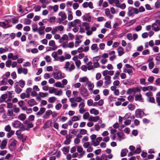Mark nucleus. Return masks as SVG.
Returning <instances> with one entry per match:
<instances>
[{
  "mask_svg": "<svg viewBox=\"0 0 160 160\" xmlns=\"http://www.w3.org/2000/svg\"><path fill=\"white\" fill-rule=\"evenodd\" d=\"M75 67L73 62L68 61L65 62L64 68L67 72H71L75 69Z\"/></svg>",
  "mask_w": 160,
  "mask_h": 160,
  "instance_id": "f257e3e1",
  "label": "nucleus"
},
{
  "mask_svg": "<svg viewBox=\"0 0 160 160\" xmlns=\"http://www.w3.org/2000/svg\"><path fill=\"white\" fill-rule=\"evenodd\" d=\"M139 13L138 9L132 7H129L128 8L127 14L128 17H131L134 14H137Z\"/></svg>",
  "mask_w": 160,
  "mask_h": 160,
  "instance_id": "f03ea898",
  "label": "nucleus"
},
{
  "mask_svg": "<svg viewBox=\"0 0 160 160\" xmlns=\"http://www.w3.org/2000/svg\"><path fill=\"white\" fill-rule=\"evenodd\" d=\"M49 46L50 47H47L46 48V51H49L51 50L53 51L56 50L58 48V47L55 45V42L54 40H51L49 42Z\"/></svg>",
  "mask_w": 160,
  "mask_h": 160,
  "instance_id": "7ed1b4c3",
  "label": "nucleus"
},
{
  "mask_svg": "<svg viewBox=\"0 0 160 160\" xmlns=\"http://www.w3.org/2000/svg\"><path fill=\"white\" fill-rule=\"evenodd\" d=\"M53 78L56 79L58 80L64 78V74L62 73L60 71H58L54 72L52 74Z\"/></svg>",
  "mask_w": 160,
  "mask_h": 160,
  "instance_id": "20e7f679",
  "label": "nucleus"
},
{
  "mask_svg": "<svg viewBox=\"0 0 160 160\" xmlns=\"http://www.w3.org/2000/svg\"><path fill=\"white\" fill-rule=\"evenodd\" d=\"M58 16L61 17L58 19V22L59 23H61L64 20L67 18L66 15L63 11L60 12L58 14Z\"/></svg>",
  "mask_w": 160,
  "mask_h": 160,
  "instance_id": "39448f33",
  "label": "nucleus"
},
{
  "mask_svg": "<svg viewBox=\"0 0 160 160\" xmlns=\"http://www.w3.org/2000/svg\"><path fill=\"white\" fill-rule=\"evenodd\" d=\"M82 25L85 27L87 31L86 34L88 36H90L92 34V31L90 30V26L88 23L86 22H84Z\"/></svg>",
  "mask_w": 160,
  "mask_h": 160,
  "instance_id": "423d86ee",
  "label": "nucleus"
},
{
  "mask_svg": "<svg viewBox=\"0 0 160 160\" xmlns=\"http://www.w3.org/2000/svg\"><path fill=\"white\" fill-rule=\"evenodd\" d=\"M139 89L137 88H134L129 89L126 92V93L128 94H135L139 92Z\"/></svg>",
  "mask_w": 160,
  "mask_h": 160,
  "instance_id": "0eeeda50",
  "label": "nucleus"
},
{
  "mask_svg": "<svg viewBox=\"0 0 160 160\" xmlns=\"http://www.w3.org/2000/svg\"><path fill=\"white\" fill-rule=\"evenodd\" d=\"M80 93L84 97H88L89 95L87 89L84 88H82L80 89Z\"/></svg>",
  "mask_w": 160,
  "mask_h": 160,
  "instance_id": "6e6552de",
  "label": "nucleus"
},
{
  "mask_svg": "<svg viewBox=\"0 0 160 160\" xmlns=\"http://www.w3.org/2000/svg\"><path fill=\"white\" fill-rule=\"evenodd\" d=\"M135 116L138 118L142 117L144 114V112L140 109H137L135 111Z\"/></svg>",
  "mask_w": 160,
  "mask_h": 160,
  "instance_id": "1a4fd4ad",
  "label": "nucleus"
},
{
  "mask_svg": "<svg viewBox=\"0 0 160 160\" xmlns=\"http://www.w3.org/2000/svg\"><path fill=\"white\" fill-rule=\"evenodd\" d=\"M115 6L116 7L120 8L122 10L125 9L126 7V4L125 3H120L119 0H118Z\"/></svg>",
  "mask_w": 160,
  "mask_h": 160,
  "instance_id": "9d476101",
  "label": "nucleus"
},
{
  "mask_svg": "<svg viewBox=\"0 0 160 160\" xmlns=\"http://www.w3.org/2000/svg\"><path fill=\"white\" fill-rule=\"evenodd\" d=\"M104 83L105 86H108L111 83V77L110 76H108L104 78Z\"/></svg>",
  "mask_w": 160,
  "mask_h": 160,
  "instance_id": "9b49d317",
  "label": "nucleus"
},
{
  "mask_svg": "<svg viewBox=\"0 0 160 160\" xmlns=\"http://www.w3.org/2000/svg\"><path fill=\"white\" fill-rule=\"evenodd\" d=\"M102 138L101 137H98L96 139L92 142V144L95 147L98 146L100 142L102 140Z\"/></svg>",
  "mask_w": 160,
  "mask_h": 160,
  "instance_id": "f8f14e48",
  "label": "nucleus"
},
{
  "mask_svg": "<svg viewBox=\"0 0 160 160\" xmlns=\"http://www.w3.org/2000/svg\"><path fill=\"white\" fill-rule=\"evenodd\" d=\"M18 72L19 74L23 73L26 75L28 73V70L27 68H22V67H21L18 68Z\"/></svg>",
  "mask_w": 160,
  "mask_h": 160,
  "instance_id": "ddd939ff",
  "label": "nucleus"
},
{
  "mask_svg": "<svg viewBox=\"0 0 160 160\" xmlns=\"http://www.w3.org/2000/svg\"><path fill=\"white\" fill-rule=\"evenodd\" d=\"M0 26L4 28H6L11 27V26L8 24L7 21L3 22H0Z\"/></svg>",
  "mask_w": 160,
  "mask_h": 160,
  "instance_id": "4468645a",
  "label": "nucleus"
},
{
  "mask_svg": "<svg viewBox=\"0 0 160 160\" xmlns=\"http://www.w3.org/2000/svg\"><path fill=\"white\" fill-rule=\"evenodd\" d=\"M109 55L110 56L109 57V60L111 61H113L116 58V56L115 55V52L114 51L109 52Z\"/></svg>",
  "mask_w": 160,
  "mask_h": 160,
  "instance_id": "2eb2a0df",
  "label": "nucleus"
},
{
  "mask_svg": "<svg viewBox=\"0 0 160 160\" xmlns=\"http://www.w3.org/2000/svg\"><path fill=\"white\" fill-rule=\"evenodd\" d=\"M72 60L75 62V64L78 68H79L81 65V63L80 60L77 59V57L74 56L72 58Z\"/></svg>",
  "mask_w": 160,
  "mask_h": 160,
  "instance_id": "dca6fc26",
  "label": "nucleus"
},
{
  "mask_svg": "<svg viewBox=\"0 0 160 160\" xmlns=\"http://www.w3.org/2000/svg\"><path fill=\"white\" fill-rule=\"evenodd\" d=\"M100 119L99 116L93 117L92 116H90L88 119V121L89 122H97Z\"/></svg>",
  "mask_w": 160,
  "mask_h": 160,
  "instance_id": "f3484780",
  "label": "nucleus"
},
{
  "mask_svg": "<svg viewBox=\"0 0 160 160\" xmlns=\"http://www.w3.org/2000/svg\"><path fill=\"white\" fill-rule=\"evenodd\" d=\"M69 39V38L68 35L66 34H63L62 37L59 40V42L60 43H62L64 41L68 40Z\"/></svg>",
  "mask_w": 160,
  "mask_h": 160,
  "instance_id": "a211bd4d",
  "label": "nucleus"
},
{
  "mask_svg": "<svg viewBox=\"0 0 160 160\" xmlns=\"http://www.w3.org/2000/svg\"><path fill=\"white\" fill-rule=\"evenodd\" d=\"M8 59H12V60H16L18 58V55H13L12 53H9L8 55Z\"/></svg>",
  "mask_w": 160,
  "mask_h": 160,
  "instance_id": "6ab92c4d",
  "label": "nucleus"
},
{
  "mask_svg": "<svg viewBox=\"0 0 160 160\" xmlns=\"http://www.w3.org/2000/svg\"><path fill=\"white\" fill-rule=\"evenodd\" d=\"M21 122L18 120H15L12 122V125L14 128H19L21 125Z\"/></svg>",
  "mask_w": 160,
  "mask_h": 160,
  "instance_id": "aec40b11",
  "label": "nucleus"
},
{
  "mask_svg": "<svg viewBox=\"0 0 160 160\" xmlns=\"http://www.w3.org/2000/svg\"><path fill=\"white\" fill-rule=\"evenodd\" d=\"M157 23H154L152 25V29L155 32H158L160 30V27L157 25Z\"/></svg>",
  "mask_w": 160,
  "mask_h": 160,
  "instance_id": "412c9836",
  "label": "nucleus"
},
{
  "mask_svg": "<svg viewBox=\"0 0 160 160\" xmlns=\"http://www.w3.org/2000/svg\"><path fill=\"white\" fill-rule=\"evenodd\" d=\"M27 103L30 107H32L37 104L36 101L34 99H31L28 100L27 101Z\"/></svg>",
  "mask_w": 160,
  "mask_h": 160,
  "instance_id": "4be33fe9",
  "label": "nucleus"
},
{
  "mask_svg": "<svg viewBox=\"0 0 160 160\" xmlns=\"http://www.w3.org/2000/svg\"><path fill=\"white\" fill-rule=\"evenodd\" d=\"M70 102H71V106L72 107H75L77 106L78 104L75 102V100L74 98H71L69 99Z\"/></svg>",
  "mask_w": 160,
  "mask_h": 160,
  "instance_id": "5701e85b",
  "label": "nucleus"
},
{
  "mask_svg": "<svg viewBox=\"0 0 160 160\" xmlns=\"http://www.w3.org/2000/svg\"><path fill=\"white\" fill-rule=\"evenodd\" d=\"M91 49L94 52H97L99 51V48L97 47V45L96 44H93L91 47Z\"/></svg>",
  "mask_w": 160,
  "mask_h": 160,
  "instance_id": "b1692460",
  "label": "nucleus"
},
{
  "mask_svg": "<svg viewBox=\"0 0 160 160\" xmlns=\"http://www.w3.org/2000/svg\"><path fill=\"white\" fill-rule=\"evenodd\" d=\"M79 81L80 82L82 83H87L89 82V80L88 78L86 76L81 77L79 79Z\"/></svg>",
  "mask_w": 160,
  "mask_h": 160,
  "instance_id": "393cba45",
  "label": "nucleus"
},
{
  "mask_svg": "<svg viewBox=\"0 0 160 160\" xmlns=\"http://www.w3.org/2000/svg\"><path fill=\"white\" fill-rule=\"evenodd\" d=\"M11 141H12L10 144L9 148H10L11 149H13L14 148L17 144V142L14 139H12L11 140Z\"/></svg>",
  "mask_w": 160,
  "mask_h": 160,
  "instance_id": "a878e982",
  "label": "nucleus"
},
{
  "mask_svg": "<svg viewBox=\"0 0 160 160\" xmlns=\"http://www.w3.org/2000/svg\"><path fill=\"white\" fill-rule=\"evenodd\" d=\"M118 55L120 56H121L125 53L124 49L122 47H119L117 49Z\"/></svg>",
  "mask_w": 160,
  "mask_h": 160,
  "instance_id": "bb28decb",
  "label": "nucleus"
},
{
  "mask_svg": "<svg viewBox=\"0 0 160 160\" xmlns=\"http://www.w3.org/2000/svg\"><path fill=\"white\" fill-rule=\"evenodd\" d=\"M67 11H68V19L69 20H71L73 19L72 13L69 9H68Z\"/></svg>",
  "mask_w": 160,
  "mask_h": 160,
  "instance_id": "cd10ccee",
  "label": "nucleus"
},
{
  "mask_svg": "<svg viewBox=\"0 0 160 160\" xmlns=\"http://www.w3.org/2000/svg\"><path fill=\"white\" fill-rule=\"evenodd\" d=\"M62 91L61 89L56 88L55 95L58 96H61L62 95Z\"/></svg>",
  "mask_w": 160,
  "mask_h": 160,
  "instance_id": "c85d7f7f",
  "label": "nucleus"
},
{
  "mask_svg": "<svg viewBox=\"0 0 160 160\" xmlns=\"http://www.w3.org/2000/svg\"><path fill=\"white\" fill-rule=\"evenodd\" d=\"M90 112L91 114H93L97 115L99 114V112L98 110L95 108H92L90 110Z\"/></svg>",
  "mask_w": 160,
  "mask_h": 160,
  "instance_id": "c756f323",
  "label": "nucleus"
},
{
  "mask_svg": "<svg viewBox=\"0 0 160 160\" xmlns=\"http://www.w3.org/2000/svg\"><path fill=\"white\" fill-rule=\"evenodd\" d=\"M7 143V142L6 140H2L1 142V145L0 146L1 149H4L6 147Z\"/></svg>",
  "mask_w": 160,
  "mask_h": 160,
  "instance_id": "7c9ffc66",
  "label": "nucleus"
},
{
  "mask_svg": "<svg viewBox=\"0 0 160 160\" xmlns=\"http://www.w3.org/2000/svg\"><path fill=\"white\" fill-rule=\"evenodd\" d=\"M135 100L142 102V98L141 94H136L135 96Z\"/></svg>",
  "mask_w": 160,
  "mask_h": 160,
  "instance_id": "2f4dec72",
  "label": "nucleus"
},
{
  "mask_svg": "<svg viewBox=\"0 0 160 160\" xmlns=\"http://www.w3.org/2000/svg\"><path fill=\"white\" fill-rule=\"evenodd\" d=\"M57 100V98L55 97H49L48 99V101L49 102L51 103H54Z\"/></svg>",
  "mask_w": 160,
  "mask_h": 160,
  "instance_id": "473e14b6",
  "label": "nucleus"
},
{
  "mask_svg": "<svg viewBox=\"0 0 160 160\" xmlns=\"http://www.w3.org/2000/svg\"><path fill=\"white\" fill-rule=\"evenodd\" d=\"M26 118V115L24 114L21 113L18 116V118L19 119L23 121Z\"/></svg>",
  "mask_w": 160,
  "mask_h": 160,
  "instance_id": "72a5a7b5",
  "label": "nucleus"
},
{
  "mask_svg": "<svg viewBox=\"0 0 160 160\" xmlns=\"http://www.w3.org/2000/svg\"><path fill=\"white\" fill-rule=\"evenodd\" d=\"M54 86L56 87L61 88H63L64 87V86L62 84L61 82L59 81L56 82Z\"/></svg>",
  "mask_w": 160,
  "mask_h": 160,
  "instance_id": "f704fd0d",
  "label": "nucleus"
},
{
  "mask_svg": "<svg viewBox=\"0 0 160 160\" xmlns=\"http://www.w3.org/2000/svg\"><path fill=\"white\" fill-rule=\"evenodd\" d=\"M46 109L45 108H41L39 111L37 113V115L40 116L43 114L45 112Z\"/></svg>",
  "mask_w": 160,
  "mask_h": 160,
  "instance_id": "c9c22d12",
  "label": "nucleus"
},
{
  "mask_svg": "<svg viewBox=\"0 0 160 160\" xmlns=\"http://www.w3.org/2000/svg\"><path fill=\"white\" fill-rule=\"evenodd\" d=\"M128 150L126 149H124L121 150V156L122 157H124L126 156L127 153L128 152Z\"/></svg>",
  "mask_w": 160,
  "mask_h": 160,
  "instance_id": "e433bc0d",
  "label": "nucleus"
},
{
  "mask_svg": "<svg viewBox=\"0 0 160 160\" xmlns=\"http://www.w3.org/2000/svg\"><path fill=\"white\" fill-rule=\"evenodd\" d=\"M117 135L118 137V139L119 141H121L122 139H123L124 138V137L123 134L122 133L118 132L117 133Z\"/></svg>",
  "mask_w": 160,
  "mask_h": 160,
  "instance_id": "4c0bfd02",
  "label": "nucleus"
},
{
  "mask_svg": "<svg viewBox=\"0 0 160 160\" xmlns=\"http://www.w3.org/2000/svg\"><path fill=\"white\" fill-rule=\"evenodd\" d=\"M81 119V116H73L72 118V121L75 122L78 121L80 120Z\"/></svg>",
  "mask_w": 160,
  "mask_h": 160,
  "instance_id": "58836bf2",
  "label": "nucleus"
},
{
  "mask_svg": "<svg viewBox=\"0 0 160 160\" xmlns=\"http://www.w3.org/2000/svg\"><path fill=\"white\" fill-rule=\"evenodd\" d=\"M39 60V58H34L32 60V62L33 65L36 66L38 64V62Z\"/></svg>",
  "mask_w": 160,
  "mask_h": 160,
  "instance_id": "ea45409f",
  "label": "nucleus"
},
{
  "mask_svg": "<svg viewBox=\"0 0 160 160\" xmlns=\"http://www.w3.org/2000/svg\"><path fill=\"white\" fill-rule=\"evenodd\" d=\"M39 95L42 98H45L47 97L48 95V93H43L42 92H40L39 93Z\"/></svg>",
  "mask_w": 160,
  "mask_h": 160,
  "instance_id": "a19ab883",
  "label": "nucleus"
},
{
  "mask_svg": "<svg viewBox=\"0 0 160 160\" xmlns=\"http://www.w3.org/2000/svg\"><path fill=\"white\" fill-rule=\"evenodd\" d=\"M37 25L36 23H34L32 24V29L33 32H35L38 31Z\"/></svg>",
  "mask_w": 160,
  "mask_h": 160,
  "instance_id": "79ce46f5",
  "label": "nucleus"
},
{
  "mask_svg": "<svg viewBox=\"0 0 160 160\" xmlns=\"http://www.w3.org/2000/svg\"><path fill=\"white\" fill-rule=\"evenodd\" d=\"M69 147H64L63 148L62 150L64 154H67L69 151Z\"/></svg>",
  "mask_w": 160,
  "mask_h": 160,
  "instance_id": "37998d69",
  "label": "nucleus"
},
{
  "mask_svg": "<svg viewBox=\"0 0 160 160\" xmlns=\"http://www.w3.org/2000/svg\"><path fill=\"white\" fill-rule=\"evenodd\" d=\"M90 115L88 112H86L85 113L83 116V118L84 119H88L90 117Z\"/></svg>",
  "mask_w": 160,
  "mask_h": 160,
  "instance_id": "c03bdc74",
  "label": "nucleus"
},
{
  "mask_svg": "<svg viewBox=\"0 0 160 160\" xmlns=\"http://www.w3.org/2000/svg\"><path fill=\"white\" fill-rule=\"evenodd\" d=\"M8 51V48L7 47H5V48H0V53L2 54L5 52H7Z\"/></svg>",
  "mask_w": 160,
  "mask_h": 160,
  "instance_id": "a18cd8bd",
  "label": "nucleus"
},
{
  "mask_svg": "<svg viewBox=\"0 0 160 160\" xmlns=\"http://www.w3.org/2000/svg\"><path fill=\"white\" fill-rule=\"evenodd\" d=\"M103 83V82L102 80H99L96 83V86L100 88L102 86Z\"/></svg>",
  "mask_w": 160,
  "mask_h": 160,
  "instance_id": "49530a36",
  "label": "nucleus"
},
{
  "mask_svg": "<svg viewBox=\"0 0 160 160\" xmlns=\"http://www.w3.org/2000/svg\"><path fill=\"white\" fill-rule=\"evenodd\" d=\"M120 72L118 71H117L115 72L114 74V76L112 78L113 80H116L118 78L120 74Z\"/></svg>",
  "mask_w": 160,
  "mask_h": 160,
  "instance_id": "de8ad7c7",
  "label": "nucleus"
},
{
  "mask_svg": "<svg viewBox=\"0 0 160 160\" xmlns=\"http://www.w3.org/2000/svg\"><path fill=\"white\" fill-rule=\"evenodd\" d=\"M87 84H88L89 90H92L94 88V85L93 84L91 83V82L89 81V82L87 83Z\"/></svg>",
  "mask_w": 160,
  "mask_h": 160,
  "instance_id": "09e8293b",
  "label": "nucleus"
},
{
  "mask_svg": "<svg viewBox=\"0 0 160 160\" xmlns=\"http://www.w3.org/2000/svg\"><path fill=\"white\" fill-rule=\"evenodd\" d=\"M44 59L48 62H50L52 60V58L50 56L46 55L44 58Z\"/></svg>",
  "mask_w": 160,
  "mask_h": 160,
  "instance_id": "8fccbe9b",
  "label": "nucleus"
},
{
  "mask_svg": "<svg viewBox=\"0 0 160 160\" xmlns=\"http://www.w3.org/2000/svg\"><path fill=\"white\" fill-rule=\"evenodd\" d=\"M19 86L22 88H23L25 86V83L24 81L21 80L19 81Z\"/></svg>",
  "mask_w": 160,
  "mask_h": 160,
  "instance_id": "3c124183",
  "label": "nucleus"
},
{
  "mask_svg": "<svg viewBox=\"0 0 160 160\" xmlns=\"http://www.w3.org/2000/svg\"><path fill=\"white\" fill-rule=\"evenodd\" d=\"M119 25V24L117 22L113 24V27L114 28V30L115 31H117L119 29V28L118 27Z\"/></svg>",
  "mask_w": 160,
  "mask_h": 160,
  "instance_id": "603ef678",
  "label": "nucleus"
},
{
  "mask_svg": "<svg viewBox=\"0 0 160 160\" xmlns=\"http://www.w3.org/2000/svg\"><path fill=\"white\" fill-rule=\"evenodd\" d=\"M83 20L87 22H90L91 20V18L90 16L87 15L84 17Z\"/></svg>",
  "mask_w": 160,
  "mask_h": 160,
  "instance_id": "864d4df0",
  "label": "nucleus"
},
{
  "mask_svg": "<svg viewBox=\"0 0 160 160\" xmlns=\"http://www.w3.org/2000/svg\"><path fill=\"white\" fill-rule=\"evenodd\" d=\"M77 151L79 153H81L83 152H85V151H83V149L81 146H77Z\"/></svg>",
  "mask_w": 160,
  "mask_h": 160,
  "instance_id": "5fc2aeb1",
  "label": "nucleus"
},
{
  "mask_svg": "<svg viewBox=\"0 0 160 160\" xmlns=\"http://www.w3.org/2000/svg\"><path fill=\"white\" fill-rule=\"evenodd\" d=\"M147 100L149 102L155 103V99L153 96L148 98V99H147Z\"/></svg>",
  "mask_w": 160,
  "mask_h": 160,
  "instance_id": "6e6d98bb",
  "label": "nucleus"
},
{
  "mask_svg": "<svg viewBox=\"0 0 160 160\" xmlns=\"http://www.w3.org/2000/svg\"><path fill=\"white\" fill-rule=\"evenodd\" d=\"M22 90L19 87H16L15 88V92L17 94L20 93L22 91Z\"/></svg>",
  "mask_w": 160,
  "mask_h": 160,
  "instance_id": "4d7b16f0",
  "label": "nucleus"
},
{
  "mask_svg": "<svg viewBox=\"0 0 160 160\" xmlns=\"http://www.w3.org/2000/svg\"><path fill=\"white\" fill-rule=\"evenodd\" d=\"M105 27L109 28H111V22L108 21L107 22H106L105 24L104 25Z\"/></svg>",
  "mask_w": 160,
  "mask_h": 160,
  "instance_id": "13d9d810",
  "label": "nucleus"
},
{
  "mask_svg": "<svg viewBox=\"0 0 160 160\" xmlns=\"http://www.w3.org/2000/svg\"><path fill=\"white\" fill-rule=\"evenodd\" d=\"M8 132L7 134V137L8 138H10L14 133V131L13 130H12Z\"/></svg>",
  "mask_w": 160,
  "mask_h": 160,
  "instance_id": "bf43d9fd",
  "label": "nucleus"
},
{
  "mask_svg": "<svg viewBox=\"0 0 160 160\" xmlns=\"http://www.w3.org/2000/svg\"><path fill=\"white\" fill-rule=\"evenodd\" d=\"M8 97V95L7 94H3L2 95L1 98V101L2 102H4L5 100Z\"/></svg>",
  "mask_w": 160,
  "mask_h": 160,
  "instance_id": "052dcab7",
  "label": "nucleus"
},
{
  "mask_svg": "<svg viewBox=\"0 0 160 160\" xmlns=\"http://www.w3.org/2000/svg\"><path fill=\"white\" fill-rule=\"evenodd\" d=\"M90 146H91V145H90V143L89 142H84L83 144L84 148H87Z\"/></svg>",
  "mask_w": 160,
  "mask_h": 160,
  "instance_id": "680f3d73",
  "label": "nucleus"
},
{
  "mask_svg": "<svg viewBox=\"0 0 160 160\" xmlns=\"http://www.w3.org/2000/svg\"><path fill=\"white\" fill-rule=\"evenodd\" d=\"M31 22V21L27 18L24 19V24L26 25H30Z\"/></svg>",
  "mask_w": 160,
  "mask_h": 160,
  "instance_id": "e2e57ef3",
  "label": "nucleus"
},
{
  "mask_svg": "<svg viewBox=\"0 0 160 160\" xmlns=\"http://www.w3.org/2000/svg\"><path fill=\"white\" fill-rule=\"evenodd\" d=\"M74 45V42H70L68 43V48H72Z\"/></svg>",
  "mask_w": 160,
  "mask_h": 160,
  "instance_id": "0e129e2a",
  "label": "nucleus"
},
{
  "mask_svg": "<svg viewBox=\"0 0 160 160\" xmlns=\"http://www.w3.org/2000/svg\"><path fill=\"white\" fill-rule=\"evenodd\" d=\"M13 115V111L12 110H8L7 113V116H12Z\"/></svg>",
  "mask_w": 160,
  "mask_h": 160,
  "instance_id": "69168bd1",
  "label": "nucleus"
},
{
  "mask_svg": "<svg viewBox=\"0 0 160 160\" xmlns=\"http://www.w3.org/2000/svg\"><path fill=\"white\" fill-rule=\"evenodd\" d=\"M11 129V127L9 125H7L4 128L5 130L7 132H9V131H12Z\"/></svg>",
  "mask_w": 160,
  "mask_h": 160,
  "instance_id": "338daca9",
  "label": "nucleus"
},
{
  "mask_svg": "<svg viewBox=\"0 0 160 160\" xmlns=\"http://www.w3.org/2000/svg\"><path fill=\"white\" fill-rule=\"evenodd\" d=\"M128 109L131 111L134 110L135 108V106L132 104H129L128 106Z\"/></svg>",
  "mask_w": 160,
  "mask_h": 160,
  "instance_id": "774afa93",
  "label": "nucleus"
}]
</instances>
